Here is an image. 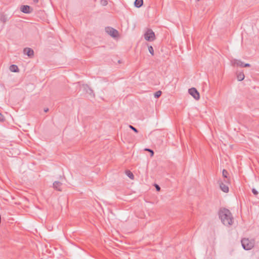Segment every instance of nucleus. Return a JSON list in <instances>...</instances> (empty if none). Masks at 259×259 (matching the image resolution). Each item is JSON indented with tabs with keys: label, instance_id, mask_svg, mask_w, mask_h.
<instances>
[{
	"label": "nucleus",
	"instance_id": "f257e3e1",
	"mask_svg": "<svg viewBox=\"0 0 259 259\" xmlns=\"http://www.w3.org/2000/svg\"><path fill=\"white\" fill-rule=\"evenodd\" d=\"M218 214L222 223L225 226H230L232 225L234 222V218L229 209L225 208H221Z\"/></svg>",
	"mask_w": 259,
	"mask_h": 259
},
{
	"label": "nucleus",
	"instance_id": "f03ea898",
	"mask_svg": "<svg viewBox=\"0 0 259 259\" xmlns=\"http://www.w3.org/2000/svg\"><path fill=\"white\" fill-rule=\"evenodd\" d=\"M241 244L244 249L248 250L252 248L254 245L253 240H249L248 238H243L241 240Z\"/></svg>",
	"mask_w": 259,
	"mask_h": 259
},
{
	"label": "nucleus",
	"instance_id": "7ed1b4c3",
	"mask_svg": "<svg viewBox=\"0 0 259 259\" xmlns=\"http://www.w3.org/2000/svg\"><path fill=\"white\" fill-rule=\"evenodd\" d=\"M145 39L149 41H152L155 39V35L153 30L148 29L144 34Z\"/></svg>",
	"mask_w": 259,
	"mask_h": 259
},
{
	"label": "nucleus",
	"instance_id": "20e7f679",
	"mask_svg": "<svg viewBox=\"0 0 259 259\" xmlns=\"http://www.w3.org/2000/svg\"><path fill=\"white\" fill-rule=\"evenodd\" d=\"M188 92L195 100H198L199 99V93L195 88H192L189 89Z\"/></svg>",
	"mask_w": 259,
	"mask_h": 259
},
{
	"label": "nucleus",
	"instance_id": "39448f33",
	"mask_svg": "<svg viewBox=\"0 0 259 259\" xmlns=\"http://www.w3.org/2000/svg\"><path fill=\"white\" fill-rule=\"evenodd\" d=\"M83 92H85L87 94H89V95L91 97H94L95 95L93 93V91L92 90L90 87L87 84H83L82 87Z\"/></svg>",
	"mask_w": 259,
	"mask_h": 259
},
{
	"label": "nucleus",
	"instance_id": "423d86ee",
	"mask_svg": "<svg viewBox=\"0 0 259 259\" xmlns=\"http://www.w3.org/2000/svg\"><path fill=\"white\" fill-rule=\"evenodd\" d=\"M106 31L108 34L113 37H116L118 33L117 30L111 27H107L106 28Z\"/></svg>",
	"mask_w": 259,
	"mask_h": 259
},
{
	"label": "nucleus",
	"instance_id": "0eeeda50",
	"mask_svg": "<svg viewBox=\"0 0 259 259\" xmlns=\"http://www.w3.org/2000/svg\"><path fill=\"white\" fill-rule=\"evenodd\" d=\"M32 9L27 5H23L21 7V11L24 13L29 14L31 12Z\"/></svg>",
	"mask_w": 259,
	"mask_h": 259
},
{
	"label": "nucleus",
	"instance_id": "6e6552de",
	"mask_svg": "<svg viewBox=\"0 0 259 259\" xmlns=\"http://www.w3.org/2000/svg\"><path fill=\"white\" fill-rule=\"evenodd\" d=\"M23 52L24 54L27 55L29 57H32L34 55L33 50L29 48H26L24 49Z\"/></svg>",
	"mask_w": 259,
	"mask_h": 259
},
{
	"label": "nucleus",
	"instance_id": "1a4fd4ad",
	"mask_svg": "<svg viewBox=\"0 0 259 259\" xmlns=\"http://www.w3.org/2000/svg\"><path fill=\"white\" fill-rule=\"evenodd\" d=\"M62 185V184L61 182H60L59 181H55L53 183V187L56 190L59 191H62V189H61Z\"/></svg>",
	"mask_w": 259,
	"mask_h": 259
},
{
	"label": "nucleus",
	"instance_id": "9d476101",
	"mask_svg": "<svg viewBox=\"0 0 259 259\" xmlns=\"http://www.w3.org/2000/svg\"><path fill=\"white\" fill-rule=\"evenodd\" d=\"M220 187L221 189L224 192L227 193L229 191L228 186L222 182L220 183Z\"/></svg>",
	"mask_w": 259,
	"mask_h": 259
},
{
	"label": "nucleus",
	"instance_id": "9b49d317",
	"mask_svg": "<svg viewBox=\"0 0 259 259\" xmlns=\"http://www.w3.org/2000/svg\"><path fill=\"white\" fill-rule=\"evenodd\" d=\"M232 63L234 66L243 67L244 63L239 60L234 59L232 61Z\"/></svg>",
	"mask_w": 259,
	"mask_h": 259
},
{
	"label": "nucleus",
	"instance_id": "f8f14e48",
	"mask_svg": "<svg viewBox=\"0 0 259 259\" xmlns=\"http://www.w3.org/2000/svg\"><path fill=\"white\" fill-rule=\"evenodd\" d=\"M143 4V0H135L134 5L137 8H140Z\"/></svg>",
	"mask_w": 259,
	"mask_h": 259
},
{
	"label": "nucleus",
	"instance_id": "ddd939ff",
	"mask_svg": "<svg viewBox=\"0 0 259 259\" xmlns=\"http://www.w3.org/2000/svg\"><path fill=\"white\" fill-rule=\"evenodd\" d=\"M0 20L3 23H6L8 20L7 15L4 14V13H1Z\"/></svg>",
	"mask_w": 259,
	"mask_h": 259
},
{
	"label": "nucleus",
	"instance_id": "4468645a",
	"mask_svg": "<svg viewBox=\"0 0 259 259\" xmlns=\"http://www.w3.org/2000/svg\"><path fill=\"white\" fill-rule=\"evenodd\" d=\"M10 70L13 72H18L19 71V68L16 65H11L10 67Z\"/></svg>",
	"mask_w": 259,
	"mask_h": 259
},
{
	"label": "nucleus",
	"instance_id": "2eb2a0df",
	"mask_svg": "<svg viewBox=\"0 0 259 259\" xmlns=\"http://www.w3.org/2000/svg\"><path fill=\"white\" fill-rule=\"evenodd\" d=\"M222 173L223 177L226 179V180H224L225 183H228L229 180V179H228V172L226 169H223Z\"/></svg>",
	"mask_w": 259,
	"mask_h": 259
},
{
	"label": "nucleus",
	"instance_id": "dca6fc26",
	"mask_svg": "<svg viewBox=\"0 0 259 259\" xmlns=\"http://www.w3.org/2000/svg\"><path fill=\"white\" fill-rule=\"evenodd\" d=\"M237 78L238 80L242 81L244 78V74L243 72H239L237 75Z\"/></svg>",
	"mask_w": 259,
	"mask_h": 259
},
{
	"label": "nucleus",
	"instance_id": "f3484780",
	"mask_svg": "<svg viewBox=\"0 0 259 259\" xmlns=\"http://www.w3.org/2000/svg\"><path fill=\"white\" fill-rule=\"evenodd\" d=\"M125 174L127 175V176L130 178L131 180H134V175L129 170H126L125 171Z\"/></svg>",
	"mask_w": 259,
	"mask_h": 259
},
{
	"label": "nucleus",
	"instance_id": "a211bd4d",
	"mask_svg": "<svg viewBox=\"0 0 259 259\" xmlns=\"http://www.w3.org/2000/svg\"><path fill=\"white\" fill-rule=\"evenodd\" d=\"M161 94H162V92L160 91L156 92L154 94L155 98H159L161 95Z\"/></svg>",
	"mask_w": 259,
	"mask_h": 259
},
{
	"label": "nucleus",
	"instance_id": "6ab92c4d",
	"mask_svg": "<svg viewBox=\"0 0 259 259\" xmlns=\"http://www.w3.org/2000/svg\"><path fill=\"white\" fill-rule=\"evenodd\" d=\"M148 50H149V53L152 55L153 56L154 54V50H153V48L152 46H149L148 47Z\"/></svg>",
	"mask_w": 259,
	"mask_h": 259
},
{
	"label": "nucleus",
	"instance_id": "aec40b11",
	"mask_svg": "<svg viewBox=\"0 0 259 259\" xmlns=\"http://www.w3.org/2000/svg\"><path fill=\"white\" fill-rule=\"evenodd\" d=\"M145 151H148V152H150L151 153V156H152L154 155V151L149 148H145Z\"/></svg>",
	"mask_w": 259,
	"mask_h": 259
},
{
	"label": "nucleus",
	"instance_id": "412c9836",
	"mask_svg": "<svg viewBox=\"0 0 259 259\" xmlns=\"http://www.w3.org/2000/svg\"><path fill=\"white\" fill-rule=\"evenodd\" d=\"M129 127L132 129L133 131H134L135 133H137L138 132V130L134 127L133 125H130Z\"/></svg>",
	"mask_w": 259,
	"mask_h": 259
},
{
	"label": "nucleus",
	"instance_id": "4be33fe9",
	"mask_svg": "<svg viewBox=\"0 0 259 259\" xmlns=\"http://www.w3.org/2000/svg\"><path fill=\"white\" fill-rule=\"evenodd\" d=\"M252 192L254 195H257L258 194V192L254 188L252 189Z\"/></svg>",
	"mask_w": 259,
	"mask_h": 259
},
{
	"label": "nucleus",
	"instance_id": "5701e85b",
	"mask_svg": "<svg viewBox=\"0 0 259 259\" xmlns=\"http://www.w3.org/2000/svg\"><path fill=\"white\" fill-rule=\"evenodd\" d=\"M5 120L4 116L0 113V122H3Z\"/></svg>",
	"mask_w": 259,
	"mask_h": 259
},
{
	"label": "nucleus",
	"instance_id": "b1692460",
	"mask_svg": "<svg viewBox=\"0 0 259 259\" xmlns=\"http://www.w3.org/2000/svg\"><path fill=\"white\" fill-rule=\"evenodd\" d=\"M101 3L103 6H106L107 5V1L106 0H103L101 1Z\"/></svg>",
	"mask_w": 259,
	"mask_h": 259
},
{
	"label": "nucleus",
	"instance_id": "393cba45",
	"mask_svg": "<svg viewBox=\"0 0 259 259\" xmlns=\"http://www.w3.org/2000/svg\"><path fill=\"white\" fill-rule=\"evenodd\" d=\"M155 188H156V189L157 191H159L160 190V187L159 185H158L157 184H155Z\"/></svg>",
	"mask_w": 259,
	"mask_h": 259
},
{
	"label": "nucleus",
	"instance_id": "a878e982",
	"mask_svg": "<svg viewBox=\"0 0 259 259\" xmlns=\"http://www.w3.org/2000/svg\"><path fill=\"white\" fill-rule=\"evenodd\" d=\"M250 65L249 63H243V66L244 67H250Z\"/></svg>",
	"mask_w": 259,
	"mask_h": 259
},
{
	"label": "nucleus",
	"instance_id": "bb28decb",
	"mask_svg": "<svg viewBox=\"0 0 259 259\" xmlns=\"http://www.w3.org/2000/svg\"><path fill=\"white\" fill-rule=\"evenodd\" d=\"M48 111H49V109H48V108H45V109H44V111H45V112H47Z\"/></svg>",
	"mask_w": 259,
	"mask_h": 259
},
{
	"label": "nucleus",
	"instance_id": "cd10ccee",
	"mask_svg": "<svg viewBox=\"0 0 259 259\" xmlns=\"http://www.w3.org/2000/svg\"><path fill=\"white\" fill-rule=\"evenodd\" d=\"M34 3H37L38 2V0H33Z\"/></svg>",
	"mask_w": 259,
	"mask_h": 259
},
{
	"label": "nucleus",
	"instance_id": "c85d7f7f",
	"mask_svg": "<svg viewBox=\"0 0 259 259\" xmlns=\"http://www.w3.org/2000/svg\"><path fill=\"white\" fill-rule=\"evenodd\" d=\"M197 1H199V0H197Z\"/></svg>",
	"mask_w": 259,
	"mask_h": 259
}]
</instances>
